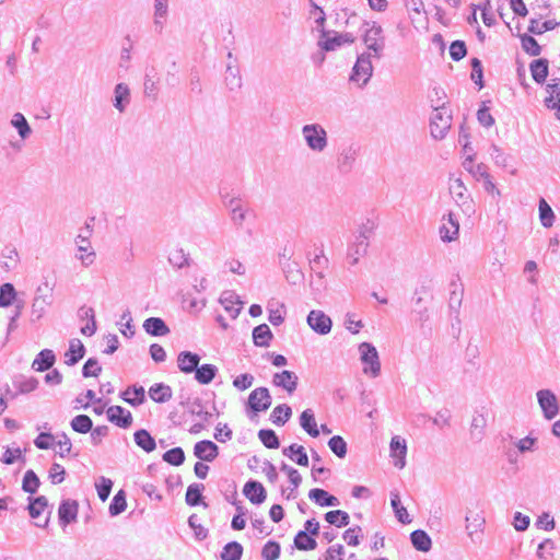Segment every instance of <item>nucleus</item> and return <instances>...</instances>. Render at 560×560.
<instances>
[{"label": "nucleus", "instance_id": "1", "mask_svg": "<svg viewBox=\"0 0 560 560\" xmlns=\"http://www.w3.org/2000/svg\"><path fill=\"white\" fill-rule=\"evenodd\" d=\"M310 5L314 8L315 11H319V16L316 19L315 24L317 31L320 33L318 39V46L324 51H334L340 48L345 44H353L355 40V36L352 33H337L335 31H327L325 28L326 23V13L322 7L316 4L314 0H308Z\"/></svg>", "mask_w": 560, "mask_h": 560}, {"label": "nucleus", "instance_id": "2", "mask_svg": "<svg viewBox=\"0 0 560 560\" xmlns=\"http://www.w3.org/2000/svg\"><path fill=\"white\" fill-rule=\"evenodd\" d=\"M362 42L375 59H381L385 49L384 31L376 22H364Z\"/></svg>", "mask_w": 560, "mask_h": 560}, {"label": "nucleus", "instance_id": "3", "mask_svg": "<svg viewBox=\"0 0 560 560\" xmlns=\"http://www.w3.org/2000/svg\"><path fill=\"white\" fill-rule=\"evenodd\" d=\"M302 136L307 148L313 152H323L328 145L325 128L319 124H307L302 127Z\"/></svg>", "mask_w": 560, "mask_h": 560}, {"label": "nucleus", "instance_id": "4", "mask_svg": "<svg viewBox=\"0 0 560 560\" xmlns=\"http://www.w3.org/2000/svg\"><path fill=\"white\" fill-rule=\"evenodd\" d=\"M372 58L374 57L370 51H363L357 57L350 81L357 83L360 88L366 85L373 74Z\"/></svg>", "mask_w": 560, "mask_h": 560}, {"label": "nucleus", "instance_id": "5", "mask_svg": "<svg viewBox=\"0 0 560 560\" xmlns=\"http://www.w3.org/2000/svg\"><path fill=\"white\" fill-rule=\"evenodd\" d=\"M452 125V115L444 104L434 107L430 118L431 136L434 139H443Z\"/></svg>", "mask_w": 560, "mask_h": 560}, {"label": "nucleus", "instance_id": "6", "mask_svg": "<svg viewBox=\"0 0 560 560\" xmlns=\"http://www.w3.org/2000/svg\"><path fill=\"white\" fill-rule=\"evenodd\" d=\"M272 404V397L267 387L255 388L247 398V415L252 418V413L257 416L259 412H264L270 408Z\"/></svg>", "mask_w": 560, "mask_h": 560}, {"label": "nucleus", "instance_id": "7", "mask_svg": "<svg viewBox=\"0 0 560 560\" xmlns=\"http://www.w3.org/2000/svg\"><path fill=\"white\" fill-rule=\"evenodd\" d=\"M361 361L364 364L363 372L376 377L381 373V363L376 348L370 342H362L359 346Z\"/></svg>", "mask_w": 560, "mask_h": 560}, {"label": "nucleus", "instance_id": "8", "mask_svg": "<svg viewBox=\"0 0 560 560\" xmlns=\"http://www.w3.org/2000/svg\"><path fill=\"white\" fill-rule=\"evenodd\" d=\"M46 293L45 295H39L43 292V287H37L35 296L32 302L31 315L33 320L40 319L48 306L52 303V287L49 283L45 282Z\"/></svg>", "mask_w": 560, "mask_h": 560}, {"label": "nucleus", "instance_id": "9", "mask_svg": "<svg viewBox=\"0 0 560 560\" xmlns=\"http://www.w3.org/2000/svg\"><path fill=\"white\" fill-rule=\"evenodd\" d=\"M359 149L354 144L342 147L337 155L336 167L340 174H349L355 164Z\"/></svg>", "mask_w": 560, "mask_h": 560}, {"label": "nucleus", "instance_id": "10", "mask_svg": "<svg viewBox=\"0 0 560 560\" xmlns=\"http://www.w3.org/2000/svg\"><path fill=\"white\" fill-rule=\"evenodd\" d=\"M224 206L230 212L231 221L237 228H241L249 214V208L245 205V202L237 197H232L230 199L224 198Z\"/></svg>", "mask_w": 560, "mask_h": 560}, {"label": "nucleus", "instance_id": "11", "mask_svg": "<svg viewBox=\"0 0 560 560\" xmlns=\"http://www.w3.org/2000/svg\"><path fill=\"white\" fill-rule=\"evenodd\" d=\"M537 400L547 420H551L559 413V404L556 395L550 389L537 392Z\"/></svg>", "mask_w": 560, "mask_h": 560}, {"label": "nucleus", "instance_id": "12", "mask_svg": "<svg viewBox=\"0 0 560 560\" xmlns=\"http://www.w3.org/2000/svg\"><path fill=\"white\" fill-rule=\"evenodd\" d=\"M306 320L308 326L319 335L329 334L332 327L330 317L319 310L311 311Z\"/></svg>", "mask_w": 560, "mask_h": 560}, {"label": "nucleus", "instance_id": "13", "mask_svg": "<svg viewBox=\"0 0 560 560\" xmlns=\"http://www.w3.org/2000/svg\"><path fill=\"white\" fill-rule=\"evenodd\" d=\"M298 382V375L288 370L275 373L272 376V384L276 387L284 389L289 395H292L296 390Z\"/></svg>", "mask_w": 560, "mask_h": 560}, {"label": "nucleus", "instance_id": "14", "mask_svg": "<svg viewBox=\"0 0 560 560\" xmlns=\"http://www.w3.org/2000/svg\"><path fill=\"white\" fill-rule=\"evenodd\" d=\"M106 416L108 421L119 428L127 429L132 424L131 412L121 406H110L106 411Z\"/></svg>", "mask_w": 560, "mask_h": 560}, {"label": "nucleus", "instance_id": "15", "mask_svg": "<svg viewBox=\"0 0 560 560\" xmlns=\"http://www.w3.org/2000/svg\"><path fill=\"white\" fill-rule=\"evenodd\" d=\"M244 495L250 503L259 505L265 502L267 498L266 489L262 483L257 480H248L243 488Z\"/></svg>", "mask_w": 560, "mask_h": 560}, {"label": "nucleus", "instance_id": "16", "mask_svg": "<svg viewBox=\"0 0 560 560\" xmlns=\"http://www.w3.org/2000/svg\"><path fill=\"white\" fill-rule=\"evenodd\" d=\"M194 455L205 462H212L219 455V447L210 440H202L195 444Z\"/></svg>", "mask_w": 560, "mask_h": 560}, {"label": "nucleus", "instance_id": "17", "mask_svg": "<svg viewBox=\"0 0 560 560\" xmlns=\"http://www.w3.org/2000/svg\"><path fill=\"white\" fill-rule=\"evenodd\" d=\"M79 504L74 500L61 501L58 509V517L61 526L75 522L78 516Z\"/></svg>", "mask_w": 560, "mask_h": 560}, {"label": "nucleus", "instance_id": "18", "mask_svg": "<svg viewBox=\"0 0 560 560\" xmlns=\"http://www.w3.org/2000/svg\"><path fill=\"white\" fill-rule=\"evenodd\" d=\"M485 518L476 513L466 515V530L471 541L477 542L483 529Z\"/></svg>", "mask_w": 560, "mask_h": 560}, {"label": "nucleus", "instance_id": "19", "mask_svg": "<svg viewBox=\"0 0 560 560\" xmlns=\"http://www.w3.org/2000/svg\"><path fill=\"white\" fill-rule=\"evenodd\" d=\"M407 454L406 441L398 435L392 438L390 441V455L395 458L394 465L398 468H404L406 465L405 457Z\"/></svg>", "mask_w": 560, "mask_h": 560}, {"label": "nucleus", "instance_id": "20", "mask_svg": "<svg viewBox=\"0 0 560 560\" xmlns=\"http://www.w3.org/2000/svg\"><path fill=\"white\" fill-rule=\"evenodd\" d=\"M200 362V357L191 351H182L177 357V366L180 372L192 373Z\"/></svg>", "mask_w": 560, "mask_h": 560}, {"label": "nucleus", "instance_id": "21", "mask_svg": "<svg viewBox=\"0 0 560 560\" xmlns=\"http://www.w3.org/2000/svg\"><path fill=\"white\" fill-rule=\"evenodd\" d=\"M85 354V347L82 341L78 338H73L69 341V349L65 353V363L69 366L75 365Z\"/></svg>", "mask_w": 560, "mask_h": 560}, {"label": "nucleus", "instance_id": "22", "mask_svg": "<svg viewBox=\"0 0 560 560\" xmlns=\"http://www.w3.org/2000/svg\"><path fill=\"white\" fill-rule=\"evenodd\" d=\"M130 89L126 83H118L114 89V107L124 113L130 103Z\"/></svg>", "mask_w": 560, "mask_h": 560}, {"label": "nucleus", "instance_id": "23", "mask_svg": "<svg viewBox=\"0 0 560 560\" xmlns=\"http://www.w3.org/2000/svg\"><path fill=\"white\" fill-rule=\"evenodd\" d=\"M144 331L153 337H162L170 334V328L160 317H149L143 322Z\"/></svg>", "mask_w": 560, "mask_h": 560}, {"label": "nucleus", "instance_id": "24", "mask_svg": "<svg viewBox=\"0 0 560 560\" xmlns=\"http://www.w3.org/2000/svg\"><path fill=\"white\" fill-rule=\"evenodd\" d=\"M447 221L451 224V228H447L446 223H443L440 228V235L443 242H452L454 241L459 232V223L456 219L455 214L450 212L447 218L444 215L443 221Z\"/></svg>", "mask_w": 560, "mask_h": 560}, {"label": "nucleus", "instance_id": "25", "mask_svg": "<svg viewBox=\"0 0 560 560\" xmlns=\"http://www.w3.org/2000/svg\"><path fill=\"white\" fill-rule=\"evenodd\" d=\"M220 303L232 318H236L242 308V302L233 291H224L220 298Z\"/></svg>", "mask_w": 560, "mask_h": 560}, {"label": "nucleus", "instance_id": "26", "mask_svg": "<svg viewBox=\"0 0 560 560\" xmlns=\"http://www.w3.org/2000/svg\"><path fill=\"white\" fill-rule=\"evenodd\" d=\"M56 362V355L52 350L44 349L39 351L32 363V368L38 372H45L52 368Z\"/></svg>", "mask_w": 560, "mask_h": 560}, {"label": "nucleus", "instance_id": "27", "mask_svg": "<svg viewBox=\"0 0 560 560\" xmlns=\"http://www.w3.org/2000/svg\"><path fill=\"white\" fill-rule=\"evenodd\" d=\"M308 498L320 506H337L339 500L337 497L328 493L326 490L320 488L311 489Z\"/></svg>", "mask_w": 560, "mask_h": 560}, {"label": "nucleus", "instance_id": "28", "mask_svg": "<svg viewBox=\"0 0 560 560\" xmlns=\"http://www.w3.org/2000/svg\"><path fill=\"white\" fill-rule=\"evenodd\" d=\"M133 440L136 445L143 450L145 453H151L156 448L155 439L145 429L137 430L133 433Z\"/></svg>", "mask_w": 560, "mask_h": 560}, {"label": "nucleus", "instance_id": "29", "mask_svg": "<svg viewBox=\"0 0 560 560\" xmlns=\"http://www.w3.org/2000/svg\"><path fill=\"white\" fill-rule=\"evenodd\" d=\"M282 454L300 466H308V456L302 445L293 443L282 448Z\"/></svg>", "mask_w": 560, "mask_h": 560}, {"label": "nucleus", "instance_id": "30", "mask_svg": "<svg viewBox=\"0 0 560 560\" xmlns=\"http://www.w3.org/2000/svg\"><path fill=\"white\" fill-rule=\"evenodd\" d=\"M218 371L219 370L214 364H209V363H206L202 365L198 364V366L194 371L195 380L201 385L210 384L217 376Z\"/></svg>", "mask_w": 560, "mask_h": 560}, {"label": "nucleus", "instance_id": "31", "mask_svg": "<svg viewBox=\"0 0 560 560\" xmlns=\"http://www.w3.org/2000/svg\"><path fill=\"white\" fill-rule=\"evenodd\" d=\"M148 394L153 401L163 404L172 398L173 392L171 386L164 383H156L149 388Z\"/></svg>", "mask_w": 560, "mask_h": 560}, {"label": "nucleus", "instance_id": "32", "mask_svg": "<svg viewBox=\"0 0 560 560\" xmlns=\"http://www.w3.org/2000/svg\"><path fill=\"white\" fill-rule=\"evenodd\" d=\"M548 60L545 58H539L536 60H533L529 65V70L533 77V80L538 83L542 84L547 77H548Z\"/></svg>", "mask_w": 560, "mask_h": 560}, {"label": "nucleus", "instance_id": "33", "mask_svg": "<svg viewBox=\"0 0 560 560\" xmlns=\"http://www.w3.org/2000/svg\"><path fill=\"white\" fill-rule=\"evenodd\" d=\"M300 425L302 429L310 434L312 438L319 435V429L315 420L314 411L312 409H305L300 416Z\"/></svg>", "mask_w": 560, "mask_h": 560}, {"label": "nucleus", "instance_id": "34", "mask_svg": "<svg viewBox=\"0 0 560 560\" xmlns=\"http://www.w3.org/2000/svg\"><path fill=\"white\" fill-rule=\"evenodd\" d=\"M413 308L412 314L415 316V322L423 327L427 322L430 319V314L428 306L425 304V300L422 296L412 298Z\"/></svg>", "mask_w": 560, "mask_h": 560}, {"label": "nucleus", "instance_id": "35", "mask_svg": "<svg viewBox=\"0 0 560 560\" xmlns=\"http://www.w3.org/2000/svg\"><path fill=\"white\" fill-rule=\"evenodd\" d=\"M121 398L129 405L137 407L144 402L145 392L142 386H130L121 393Z\"/></svg>", "mask_w": 560, "mask_h": 560}, {"label": "nucleus", "instance_id": "36", "mask_svg": "<svg viewBox=\"0 0 560 560\" xmlns=\"http://www.w3.org/2000/svg\"><path fill=\"white\" fill-rule=\"evenodd\" d=\"M410 540L415 549L421 552H428L432 547V540L427 532L416 529L410 534Z\"/></svg>", "mask_w": 560, "mask_h": 560}, {"label": "nucleus", "instance_id": "37", "mask_svg": "<svg viewBox=\"0 0 560 560\" xmlns=\"http://www.w3.org/2000/svg\"><path fill=\"white\" fill-rule=\"evenodd\" d=\"M272 337L267 324H260L253 329V341L257 347H269Z\"/></svg>", "mask_w": 560, "mask_h": 560}, {"label": "nucleus", "instance_id": "38", "mask_svg": "<svg viewBox=\"0 0 560 560\" xmlns=\"http://www.w3.org/2000/svg\"><path fill=\"white\" fill-rule=\"evenodd\" d=\"M368 248L369 243L365 241L359 242V240L355 238V241L348 247L347 259L349 264L352 266L357 265L360 257L366 255Z\"/></svg>", "mask_w": 560, "mask_h": 560}, {"label": "nucleus", "instance_id": "39", "mask_svg": "<svg viewBox=\"0 0 560 560\" xmlns=\"http://www.w3.org/2000/svg\"><path fill=\"white\" fill-rule=\"evenodd\" d=\"M291 416V407L287 404H281L273 408L270 415V420L273 424L282 427L290 420Z\"/></svg>", "mask_w": 560, "mask_h": 560}, {"label": "nucleus", "instance_id": "40", "mask_svg": "<svg viewBox=\"0 0 560 560\" xmlns=\"http://www.w3.org/2000/svg\"><path fill=\"white\" fill-rule=\"evenodd\" d=\"M94 218H90L83 228L80 229V233L77 236L75 243L79 252H88L90 248V237L93 233L92 222Z\"/></svg>", "mask_w": 560, "mask_h": 560}, {"label": "nucleus", "instance_id": "41", "mask_svg": "<svg viewBox=\"0 0 560 560\" xmlns=\"http://www.w3.org/2000/svg\"><path fill=\"white\" fill-rule=\"evenodd\" d=\"M205 486L202 483H191L186 490L185 501L189 506H197L202 502V491Z\"/></svg>", "mask_w": 560, "mask_h": 560}, {"label": "nucleus", "instance_id": "42", "mask_svg": "<svg viewBox=\"0 0 560 560\" xmlns=\"http://www.w3.org/2000/svg\"><path fill=\"white\" fill-rule=\"evenodd\" d=\"M243 546L237 541L228 542L221 551V560H241L243 556Z\"/></svg>", "mask_w": 560, "mask_h": 560}, {"label": "nucleus", "instance_id": "43", "mask_svg": "<svg viewBox=\"0 0 560 560\" xmlns=\"http://www.w3.org/2000/svg\"><path fill=\"white\" fill-rule=\"evenodd\" d=\"M390 505L400 523L408 524L411 522L407 510L401 505L400 497L397 492H390Z\"/></svg>", "mask_w": 560, "mask_h": 560}, {"label": "nucleus", "instance_id": "44", "mask_svg": "<svg viewBox=\"0 0 560 560\" xmlns=\"http://www.w3.org/2000/svg\"><path fill=\"white\" fill-rule=\"evenodd\" d=\"M324 517L327 523L337 527H345L350 523L349 514L342 510L329 511Z\"/></svg>", "mask_w": 560, "mask_h": 560}, {"label": "nucleus", "instance_id": "45", "mask_svg": "<svg viewBox=\"0 0 560 560\" xmlns=\"http://www.w3.org/2000/svg\"><path fill=\"white\" fill-rule=\"evenodd\" d=\"M71 429L78 433L85 434L93 428L92 419L86 415H78L70 421Z\"/></svg>", "mask_w": 560, "mask_h": 560}, {"label": "nucleus", "instance_id": "46", "mask_svg": "<svg viewBox=\"0 0 560 560\" xmlns=\"http://www.w3.org/2000/svg\"><path fill=\"white\" fill-rule=\"evenodd\" d=\"M13 385L18 388L19 394H28L37 388L38 381L35 377L20 375L14 378Z\"/></svg>", "mask_w": 560, "mask_h": 560}, {"label": "nucleus", "instance_id": "47", "mask_svg": "<svg viewBox=\"0 0 560 560\" xmlns=\"http://www.w3.org/2000/svg\"><path fill=\"white\" fill-rule=\"evenodd\" d=\"M39 486L40 481L35 471L32 469L26 470L22 481L23 491L30 494H34L37 492Z\"/></svg>", "mask_w": 560, "mask_h": 560}, {"label": "nucleus", "instance_id": "48", "mask_svg": "<svg viewBox=\"0 0 560 560\" xmlns=\"http://www.w3.org/2000/svg\"><path fill=\"white\" fill-rule=\"evenodd\" d=\"M313 535L300 530L294 537V546L299 550H314L317 547L316 540Z\"/></svg>", "mask_w": 560, "mask_h": 560}, {"label": "nucleus", "instance_id": "49", "mask_svg": "<svg viewBox=\"0 0 560 560\" xmlns=\"http://www.w3.org/2000/svg\"><path fill=\"white\" fill-rule=\"evenodd\" d=\"M16 290L10 282L3 283L0 287V307H9L16 299Z\"/></svg>", "mask_w": 560, "mask_h": 560}, {"label": "nucleus", "instance_id": "50", "mask_svg": "<svg viewBox=\"0 0 560 560\" xmlns=\"http://www.w3.org/2000/svg\"><path fill=\"white\" fill-rule=\"evenodd\" d=\"M27 500V510L32 518H37L48 505V500L44 495H39L37 498L28 497Z\"/></svg>", "mask_w": 560, "mask_h": 560}, {"label": "nucleus", "instance_id": "51", "mask_svg": "<svg viewBox=\"0 0 560 560\" xmlns=\"http://www.w3.org/2000/svg\"><path fill=\"white\" fill-rule=\"evenodd\" d=\"M225 83L231 91L241 89L242 77L237 67H233L231 65L226 66Z\"/></svg>", "mask_w": 560, "mask_h": 560}, {"label": "nucleus", "instance_id": "52", "mask_svg": "<svg viewBox=\"0 0 560 560\" xmlns=\"http://www.w3.org/2000/svg\"><path fill=\"white\" fill-rule=\"evenodd\" d=\"M127 508L126 493L124 490H119L113 498L109 504L110 516H117L121 514Z\"/></svg>", "mask_w": 560, "mask_h": 560}, {"label": "nucleus", "instance_id": "53", "mask_svg": "<svg viewBox=\"0 0 560 560\" xmlns=\"http://www.w3.org/2000/svg\"><path fill=\"white\" fill-rule=\"evenodd\" d=\"M258 438L267 448H278L280 446L279 438L271 429L259 430Z\"/></svg>", "mask_w": 560, "mask_h": 560}, {"label": "nucleus", "instance_id": "54", "mask_svg": "<svg viewBox=\"0 0 560 560\" xmlns=\"http://www.w3.org/2000/svg\"><path fill=\"white\" fill-rule=\"evenodd\" d=\"M522 48L530 56H539L541 52V47L537 43V40L527 34L520 35Z\"/></svg>", "mask_w": 560, "mask_h": 560}, {"label": "nucleus", "instance_id": "55", "mask_svg": "<svg viewBox=\"0 0 560 560\" xmlns=\"http://www.w3.org/2000/svg\"><path fill=\"white\" fill-rule=\"evenodd\" d=\"M162 457L164 462L173 466H180L185 462V453L179 446L166 451Z\"/></svg>", "mask_w": 560, "mask_h": 560}, {"label": "nucleus", "instance_id": "56", "mask_svg": "<svg viewBox=\"0 0 560 560\" xmlns=\"http://www.w3.org/2000/svg\"><path fill=\"white\" fill-rule=\"evenodd\" d=\"M12 125L16 128V130L22 139H26L32 132L26 118L21 113H15L13 115Z\"/></svg>", "mask_w": 560, "mask_h": 560}, {"label": "nucleus", "instance_id": "57", "mask_svg": "<svg viewBox=\"0 0 560 560\" xmlns=\"http://www.w3.org/2000/svg\"><path fill=\"white\" fill-rule=\"evenodd\" d=\"M330 451L339 458H343L347 455V443L340 435H334L328 441Z\"/></svg>", "mask_w": 560, "mask_h": 560}, {"label": "nucleus", "instance_id": "58", "mask_svg": "<svg viewBox=\"0 0 560 560\" xmlns=\"http://www.w3.org/2000/svg\"><path fill=\"white\" fill-rule=\"evenodd\" d=\"M168 261L173 267L178 269L189 265L188 255L182 248L172 250L168 256Z\"/></svg>", "mask_w": 560, "mask_h": 560}, {"label": "nucleus", "instance_id": "59", "mask_svg": "<svg viewBox=\"0 0 560 560\" xmlns=\"http://www.w3.org/2000/svg\"><path fill=\"white\" fill-rule=\"evenodd\" d=\"M280 544L275 540H269L262 547L261 557L264 560H277L280 556Z\"/></svg>", "mask_w": 560, "mask_h": 560}, {"label": "nucleus", "instance_id": "60", "mask_svg": "<svg viewBox=\"0 0 560 560\" xmlns=\"http://www.w3.org/2000/svg\"><path fill=\"white\" fill-rule=\"evenodd\" d=\"M539 217L542 226L550 228L552 225L555 214L551 207L545 201V199H541L539 202Z\"/></svg>", "mask_w": 560, "mask_h": 560}, {"label": "nucleus", "instance_id": "61", "mask_svg": "<svg viewBox=\"0 0 560 560\" xmlns=\"http://www.w3.org/2000/svg\"><path fill=\"white\" fill-rule=\"evenodd\" d=\"M557 25L558 23L551 20L540 23L539 21L533 19L530 20L528 32L532 34L540 35L547 31L553 30Z\"/></svg>", "mask_w": 560, "mask_h": 560}, {"label": "nucleus", "instance_id": "62", "mask_svg": "<svg viewBox=\"0 0 560 560\" xmlns=\"http://www.w3.org/2000/svg\"><path fill=\"white\" fill-rule=\"evenodd\" d=\"M188 411L194 415V416H197L199 418L202 419V421L205 422H209L211 417H212V413L209 412V411H206L203 410V405H202V400L200 398H195L190 405H189V408H188Z\"/></svg>", "mask_w": 560, "mask_h": 560}, {"label": "nucleus", "instance_id": "63", "mask_svg": "<svg viewBox=\"0 0 560 560\" xmlns=\"http://www.w3.org/2000/svg\"><path fill=\"white\" fill-rule=\"evenodd\" d=\"M113 481L106 477H100L95 483L97 495L101 501H106L110 494L113 488Z\"/></svg>", "mask_w": 560, "mask_h": 560}, {"label": "nucleus", "instance_id": "64", "mask_svg": "<svg viewBox=\"0 0 560 560\" xmlns=\"http://www.w3.org/2000/svg\"><path fill=\"white\" fill-rule=\"evenodd\" d=\"M451 411L447 408H443L439 410L433 418L431 417V421L435 427L442 430L451 425Z\"/></svg>", "mask_w": 560, "mask_h": 560}]
</instances>
